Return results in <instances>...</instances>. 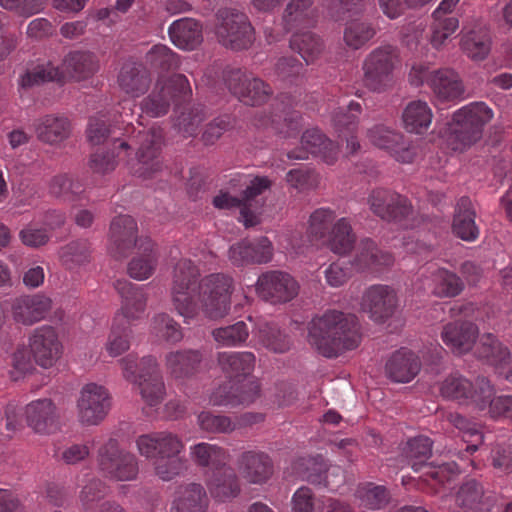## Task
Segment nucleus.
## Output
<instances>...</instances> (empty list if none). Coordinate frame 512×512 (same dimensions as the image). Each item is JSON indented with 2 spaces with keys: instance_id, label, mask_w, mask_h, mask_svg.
Wrapping results in <instances>:
<instances>
[{
  "instance_id": "nucleus-1",
  "label": "nucleus",
  "mask_w": 512,
  "mask_h": 512,
  "mask_svg": "<svg viewBox=\"0 0 512 512\" xmlns=\"http://www.w3.org/2000/svg\"><path fill=\"white\" fill-rule=\"evenodd\" d=\"M232 279L215 273L200 279L199 268L189 259L179 260L173 270L171 301L176 312L189 324L200 313L219 319L230 309Z\"/></svg>"
},
{
  "instance_id": "nucleus-2",
  "label": "nucleus",
  "mask_w": 512,
  "mask_h": 512,
  "mask_svg": "<svg viewBox=\"0 0 512 512\" xmlns=\"http://www.w3.org/2000/svg\"><path fill=\"white\" fill-rule=\"evenodd\" d=\"M163 132L160 128L142 130L131 138V144L118 139L113 143V150H97L91 154L89 168L96 174H107L117 166V159L121 154L126 155L131 145H138L136 158L137 164L134 173L139 177L148 179L160 172L163 167L161 148L163 143Z\"/></svg>"
},
{
  "instance_id": "nucleus-3",
  "label": "nucleus",
  "mask_w": 512,
  "mask_h": 512,
  "mask_svg": "<svg viewBox=\"0 0 512 512\" xmlns=\"http://www.w3.org/2000/svg\"><path fill=\"white\" fill-rule=\"evenodd\" d=\"M308 341L326 358H336L356 349L361 342L358 318L351 313L328 309L310 321Z\"/></svg>"
},
{
  "instance_id": "nucleus-4",
  "label": "nucleus",
  "mask_w": 512,
  "mask_h": 512,
  "mask_svg": "<svg viewBox=\"0 0 512 512\" xmlns=\"http://www.w3.org/2000/svg\"><path fill=\"white\" fill-rule=\"evenodd\" d=\"M133 248H137V252L128 264V274L135 280H146L153 275L158 264L155 243L148 237L137 238V223L133 217L116 216L110 225L111 255L117 259L124 258Z\"/></svg>"
},
{
  "instance_id": "nucleus-5",
  "label": "nucleus",
  "mask_w": 512,
  "mask_h": 512,
  "mask_svg": "<svg viewBox=\"0 0 512 512\" xmlns=\"http://www.w3.org/2000/svg\"><path fill=\"white\" fill-rule=\"evenodd\" d=\"M141 456L152 461L155 474L163 481H170L186 470L182 455L185 444L182 438L170 431L143 434L136 439Z\"/></svg>"
},
{
  "instance_id": "nucleus-6",
  "label": "nucleus",
  "mask_w": 512,
  "mask_h": 512,
  "mask_svg": "<svg viewBox=\"0 0 512 512\" xmlns=\"http://www.w3.org/2000/svg\"><path fill=\"white\" fill-rule=\"evenodd\" d=\"M431 452V439L422 435L409 439L402 449V455L407 464L415 472H421L417 487L423 490L429 489L432 493L437 494L441 488L455 479L460 468L454 461L441 464L427 463L426 460L430 457Z\"/></svg>"
},
{
  "instance_id": "nucleus-7",
  "label": "nucleus",
  "mask_w": 512,
  "mask_h": 512,
  "mask_svg": "<svg viewBox=\"0 0 512 512\" xmlns=\"http://www.w3.org/2000/svg\"><path fill=\"white\" fill-rule=\"evenodd\" d=\"M324 5L335 20L350 18L343 30V41L348 48L361 49L376 36L378 29L371 20L355 17L373 5V0H325Z\"/></svg>"
},
{
  "instance_id": "nucleus-8",
  "label": "nucleus",
  "mask_w": 512,
  "mask_h": 512,
  "mask_svg": "<svg viewBox=\"0 0 512 512\" xmlns=\"http://www.w3.org/2000/svg\"><path fill=\"white\" fill-rule=\"evenodd\" d=\"M123 377L140 388L144 402L157 407L165 395V385L156 357L148 355L138 360L130 353L119 360Z\"/></svg>"
},
{
  "instance_id": "nucleus-9",
  "label": "nucleus",
  "mask_w": 512,
  "mask_h": 512,
  "mask_svg": "<svg viewBox=\"0 0 512 512\" xmlns=\"http://www.w3.org/2000/svg\"><path fill=\"white\" fill-rule=\"evenodd\" d=\"M96 71L97 62L92 53L73 51L66 55L61 69L51 62L37 65L21 77L19 84L26 89L48 81H61L66 76L79 81L90 77Z\"/></svg>"
},
{
  "instance_id": "nucleus-10",
  "label": "nucleus",
  "mask_w": 512,
  "mask_h": 512,
  "mask_svg": "<svg viewBox=\"0 0 512 512\" xmlns=\"http://www.w3.org/2000/svg\"><path fill=\"white\" fill-rule=\"evenodd\" d=\"M493 115L492 109L484 102H472L454 112L453 128L448 137L450 148L462 152L476 143Z\"/></svg>"
},
{
  "instance_id": "nucleus-11",
  "label": "nucleus",
  "mask_w": 512,
  "mask_h": 512,
  "mask_svg": "<svg viewBox=\"0 0 512 512\" xmlns=\"http://www.w3.org/2000/svg\"><path fill=\"white\" fill-rule=\"evenodd\" d=\"M192 94L187 77L174 74L168 79L159 77L152 92L141 101L140 107L146 115L157 118L168 113L171 104L179 105Z\"/></svg>"
},
{
  "instance_id": "nucleus-12",
  "label": "nucleus",
  "mask_w": 512,
  "mask_h": 512,
  "mask_svg": "<svg viewBox=\"0 0 512 512\" xmlns=\"http://www.w3.org/2000/svg\"><path fill=\"white\" fill-rule=\"evenodd\" d=\"M96 462L100 473L113 481H133L139 473L138 458L115 438H109L98 448Z\"/></svg>"
},
{
  "instance_id": "nucleus-13",
  "label": "nucleus",
  "mask_w": 512,
  "mask_h": 512,
  "mask_svg": "<svg viewBox=\"0 0 512 512\" xmlns=\"http://www.w3.org/2000/svg\"><path fill=\"white\" fill-rule=\"evenodd\" d=\"M441 395L460 404H472L479 411L487 408L488 398L494 395V388L485 377H477L471 382L464 376L455 373L444 379L440 386Z\"/></svg>"
},
{
  "instance_id": "nucleus-14",
  "label": "nucleus",
  "mask_w": 512,
  "mask_h": 512,
  "mask_svg": "<svg viewBox=\"0 0 512 512\" xmlns=\"http://www.w3.org/2000/svg\"><path fill=\"white\" fill-rule=\"evenodd\" d=\"M216 35L219 42L232 50L248 49L255 40L248 16L235 8L218 10Z\"/></svg>"
},
{
  "instance_id": "nucleus-15",
  "label": "nucleus",
  "mask_w": 512,
  "mask_h": 512,
  "mask_svg": "<svg viewBox=\"0 0 512 512\" xmlns=\"http://www.w3.org/2000/svg\"><path fill=\"white\" fill-rule=\"evenodd\" d=\"M399 63L396 47L382 45L373 49L364 59V84L372 91H384L392 82L393 71Z\"/></svg>"
},
{
  "instance_id": "nucleus-16",
  "label": "nucleus",
  "mask_w": 512,
  "mask_h": 512,
  "mask_svg": "<svg viewBox=\"0 0 512 512\" xmlns=\"http://www.w3.org/2000/svg\"><path fill=\"white\" fill-rule=\"evenodd\" d=\"M370 210L383 220L394 222L401 227L413 228V209L406 197L388 190L375 189L368 197Z\"/></svg>"
},
{
  "instance_id": "nucleus-17",
  "label": "nucleus",
  "mask_w": 512,
  "mask_h": 512,
  "mask_svg": "<svg viewBox=\"0 0 512 512\" xmlns=\"http://www.w3.org/2000/svg\"><path fill=\"white\" fill-rule=\"evenodd\" d=\"M76 408L78 421L82 425H98L111 409V395L105 386L87 383L79 392Z\"/></svg>"
},
{
  "instance_id": "nucleus-18",
  "label": "nucleus",
  "mask_w": 512,
  "mask_h": 512,
  "mask_svg": "<svg viewBox=\"0 0 512 512\" xmlns=\"http://www.w3.org/2000/svg\"><path fill=\"white\" fill-rule=\"evenodd\" d=\"M224 79L229 91L247 105H260L272 94L268 84L246 70L229 69L225 71Z\"/></svg>"
},
{
  "instance_id": "nucleus-19",
  "label": "nucleus",
  "mask_w": 512,
  "mask_h": 512,
  "mask_svg": "<svg viewBox=\"0 0 512 512\" xmlns=\"http://www.w3.org/2000/svg\"><path fill=\"white\" fill-rule=\"evenodd\" d=\"M256 292L272 304L287 303L298 295L299 284L289 273L273 270L258 277Z\"/></svg>"
},
{
  "instance_id": "nucleus-20",
  "label": "nucleus",
  "mask_w": 512,
  "mask_h": 512,
  "mask_svg": "<svg viewBox=\"0 0 512 512\" xmlns=\"http://www.w3.org/2000/svg\"><path fill=\"white\" fill-rule=\"evenodd\" d=\"M114 288L121 299L120 308L115 314L118 321L131 325L142 319L148 302V294L144 286L131 283L126 279H118L114 282Z\"/></svg>"
},
{
  "instance_id": "nucleus-21",
  "label": "nucleus",
  "mask_w": 512,
  "mask_h": 512,
  "mask_svg": "<svg viewBox=\"0 0 512 512\" xmlns=\"http://www.w3.org/2000/svg\"><path fill=\"white\" fill-rule=\"evenodd\" d=\"M294 96L281 93L276 98V110L270 116L259 120L261 126H271L277 133L285 138L295 137L302 127V117L299 112L293 110L297 105Z\"/></svg>"
},
{
  "instance_id": "nucleus-22",
  "label": "nucleus",
  "mask_w": 512,
  "mask_h": 512,
  "mask_svg": "<svg viewBox=\"0 0 512 512\" xmlns=\"http://www.w3.org/2000/svg\"><path fill=\"white\" fill-rule=\"evenodd\" d=\"M367 138L374 146L387 150L399 162L411 163L416 156V147L388 126H373L368 130Z\"/></svg>"
},
{
  "instance_id": "nucleus-23",
  "label": "nucleus",
  "mask_w": 512,
  "mask_h": 512,
  "mask_svg": "<svg viewBox=\"0 0 512 512\" xmlns=\"http://www.w3.org/2000/svg\"><path fill=\"white\" fill-rule=\"evenodd\" d=\"M397 306V294L395 290L388 285H371L363 293L361 307L375 322L383 323L391 318Z\"/></svg>"
},
{
  "instance_id": "nucleus-24",
  "label": "nucleus",
  "mask_w": 512,
  "mask_h": 512,
  "mask_svg": "<svg viewBox=\"0 0 512 512\" xmlns=\"http://www.w3.org/2000/svg\"><path fill=\"white\" fill-rule=\"evenodd\" d=\"M301 148L288 152L287 157L294 160H305L309 154L320 157L325 163L332 165L336 162L339 148L328 139L319 129L306 130L301 138Z\"/></svg>"
},
{
  "instance_id": "nucleus-25",
  "label": "nucleus",
  "mask_w": 512,
  "mask_h": 512,
  "mask_svg": "<svg viewBox=\"0 0 512 512\" xmlns=\"http://www.w3.org/2000/svg\"><path fill=\"white\" fill-rule=\"evenodd\" d=\"M29 346L35 362L43 368L52 367L60 358L62 346L51 326L35 329L29 338Z\"/></svg>"
},
{
  "instance_id": "nucleus-26",
  "label": "nucleus",
  "mask_w": 512,
  "mask_h": 512,
  "mask_svg": "<svg viewBox=\"0 0 512 512\" xmlns=\"http://www.w3.org/2000/svg\"><path fill=\"white\" fill-rule=\"evenodd\" d=\"M273 246L267 237L243 239L230 246L228 258L235 266L264 264L271 261Z\"/></svg>"
},
{
  "instance_id": "nucleus-27",
  "label": "nucleus",
  "mask_w": 512,
  "mask_h": 512,
  "mask_svg": "<svg viewBox=\"0 0 512 512\" xmlns=\"http://www.w3.org/2000/svg\"><path fill=\"white\" fill-rule=\"evenodd\" d=\"M237 467L241 476L254 485L266 483L274 473L271 456L258 449L242 452L238 457Z\"/></svg>"
},
{
  "instance_id": "nucleus-28",
  "label": "nucleus",
  "mask_w": 512,
  "mask_h": 512,
  "mask_svg": "<svg viewBox=\"0 0 512 512\" xmlns=\"http://www.w3.org/2000/svg\"><path fill=\"white\" fill-rule=\"evenodd\" d=\"M428 86L439 103H456L464 99L463 81L453 69L442 68L432 71Z\"/></svg>"
},
{
  "instance_id": "nucleus-29",
  "label": "nucleus",
  "mask_w": 512,
  "mask_h": 512,
  "mask_svg": "<svg viewBox=\"0 0 512 512\" xmlns=\"http://www.w3.org/2000/svg\"><path fill=\"white\" fill-rule=\"evenodd\" d=\"M260 387L255 381L245 384L233 383L231 380L218 388L210 395V403L213 406L236 407L238 405H249L259 395Z\"/></svg>"
},
{
  "instance_id": "nucleus-30",
  "label": "nucleus",
  "mask_w": 512,
  "mask_h": 512,
  "mask_svg": "<svg viewBox=\"0 0 512 512\" xmlns=\"http://www.w3.org/2000/svg\"><path fill=\"white\" fill-rule=\"evenodd\" d=\"M51 309L52 300L41 293L20 296L11 305L13 319L26 326L45 319Z\"/></svg>"
},
{
  "instance_id": "nucleus-31",
  "label": "nucleus",
  "mask_w": 512,
  "mask_h": 512,
  "mask_svg": "<svg viewBox=\"0 0 512 512\" xmlns=\"http://www.w3.org/2000/svg\"><path fill=\"white\" fill-rule=\"evenodd\" d=\"M479 358L495 366L501 375L512 384V354L507 346H504L491 333L481 336L476 350Z\"/></svg>"
},
{
  "instance_id": "nucleus-32",
  "label": "nucleus",
  "mask_w": 512,
  "mask_h": 512,
  "mask_svg": "<svg viewBox=\"0 0 512 512\" xmlns=\"http://www.w3.org/2000/svg\"><path fill=\"white\" fill-rule=\"evenodd\" d=\"M420 357L412 350L402 347L392 353L385 364V374L393 382L408 383L420 372Z\"/></svg>"
},
{
  "instance_id": "nucleus-33",
  "label": "nucleus",
  "mask_w": 512,
  "mask_h": 512,
  "mask_svg": "<svg viewBox=\"0 0 512 512\" xmlns=\"http://www.w3.org/2000/svg\"><path fill=\"white\" fill-rule=\"evenodd\" d=\"M478 327L471 321H454L444 325L441 339L454 354L469 352L478 336Z\"/></svg>"
},
{
  "instance_id": "nucleus-34",
  "label": "nucleus",
  "mask_w": 512,
  "mask_h": 512,
  "mask_svg": "<svg viewBox=\"0 0 512 512\" xmlns=\"http://www.w3.org/2000/svg\"><path fill=\"white\" fill-rule=\"evenodd\" d=\"M119 90L130 98L144 95L150 88L151 77L149 71L137 62H126L117 75Z\"/></svg>"
},
{
  "instance_id": "nucleus-35",
  "label": "nucleus",
  "mask_w": 512,
  "mask_h": 512,
  "mask_svg": "<svg viewBox=\"0 0 512 512\" xmlns=\"http://www.w3.org/2000/svg\"><path fill=\"white\" fill-rule=\"evenodd\" d=\"M202 359V352L198 349L172 350L165 354L164 365L172 378L186 379L199 371Z\"/></svg>"
},
{
  "instance_id": "nucleus-36",
  "label": "nucleus",
  "mask_w": 512,
  "mask_h": 512,
  "mask_svg": "<svg viewBox=\"0 0 512 512\" xmlns=\"http://www.w3.org/2000/svg\"><path fill=\"white\" fill-rule=\"evenodd\" d=\"M209 497L200 483L181 485L175 492L169 512H207Z\"/></svg>"
},
{
  "instance_id": "nucleus-37",
  "label": "nucleus",
  "mask_w": 512,
  "mask_h": 512,
  "mask_svg": "<svg viewBox=\"0 0 512 512\" xmlns=\"http://www.w3.org/2000/svg\"><path fill=\"white\" fill-rule=\"evenodd\" d=\"M361 113V105L358 102L351 101L347 109H339L332 116L333 126L338 132L339 137L346 140V149L350 154L356 153L360 149L355 133L358 128V116Z\"/></svg>"
},
{
  "instance_id": "nucleus-38",
  "label": "nucleus",
  "mask_w": 512,
  "mask_h": 512,
  "mask_svg": "<svg viewBox=\"0 0 512 512\" xmlns=\"http://www.w3.org/2000/svg\"><path fill=\"white\" fill-rule=\"evenodd\" d=\"M255 362V355L249 351H225L217 354V364L221 371L231 381L237 380L238 384H241V379H245L253 372Z\"/></svg>"
},
{
  "instance_id": "nucleus-39",
  "label": "nucleus",
  "mask_w": 512,
  "mask_h": 512,
  "mask_svg": "<svg viewBox=\"0 0 512 512\" xmlns=\"http://www.w3.org/2000/svg\"><path fill=\"white\" fill-rule=\"evenodd\" d=\"M206 485L210 495L219 502L236 498L241 491L240 480L229 466L211 473L206 479Z\"/></svg>"
},
{
  "instance_id": "nucleus-40",
  "label": "nucleus",
  "mask_w": 512,
  "mask_h": 512,
  "mask_svg": "<svg viewBox=\"0 0 512 512\" xmlns=\"http://www.w3.org/2000/svg\"><path fill=\"white\" fill-rule=\"evenodd\" d=\"M26 421L36 433L48 434L56 427V407L50 399L32 401L25 408Z\"/></svg>"
},
{
  "instance_id": "nucleus-41",
  "label": "nucleus",
  "mask_w": 512,
  "mask_h": 512,
  "mask_svg": "<svg viewBox=\"0 0 512 512\" xmlns=\"http://www.w3.org/2000/svg\"><path fill=\"white\" fill-rule=\"evenodd\" d=\"M456 504L462 512H489L492 500L484 493L481 483L474 479L464 482L457 494Z\"/></svg>"
},
{
  "instance_id": "nucleus-42",
  "label": "nucleus",
  "mask_w": 512,
  "mask_h": 512,
  "mask_svg": "<svg viewBox=\"0 0 512 512\" xmlns=\"http://www.w3.org/2000/svg\"><path fill=\"white\" fill-rule=\"evenodd\" d=\"M37 138L47 144H58L71 133V123L64 116L45 115L34 123Z\"/></svg>"
},
{
  "instance_id": "nucleus-43",
  "label": "nucleus",
  "mask_w": 512,
  "mask_h": 512,
  "mask_svg": "<svg viewBox=\"0 0 512 512\" xmlns=\"http://www.w3.org/2000/svg\"><path fill=\"white\" fill-rule=\"evenodd\" d=\"M190 456L197 466L208 468L211 473L225 468L229 461V453L226 449L207 442L191 446Z\"/></svg>"
},
{
  "instance_id": "nucleus-44",
  "label": "nucleus",
  "mask_w": 512,
  "mask_h": 512,
  "mask_svg": "<svg viewBox=\"0 0 512 512\" xmlns=\"http://www.w3.org/2000/svg\"><path fill=\"white\" fill-rule=\"evenodd\" d=\"M394 258L388 252L379 250L371 239H363L357 246L356 255L351 265L358 270L375 269L387 267L393 264Z\"/></svg>"
},
{
  "instance_id": "nucleus-45",
  "label": "nucleus",
  "mask_w": 512,
  "mask_h": 512,
  "mask_svg": "<svg viewBox=\"0 0 512 512\" xmlns=\"http://www.w3.org/2000/svg\"><path fill=\"white\" fill-rule=\"evenodd\" d=\"M168 33L173 44L181 49L192 50L202 42V26L192 18L174 21Z\"/></svg>"
},
{
  "instance_id": "nucleus-46",
  "label": "nucleus",
  "mask_w": 512,
  "mask_h": 512,
  "mask_svg": "<svg viewBox=\"0 0 512 512\" xmlns=\"http://www.w3.org/2000/svg\"><path fill=\"white\" fill-rule=\"evenodd\" d=\"M356 243V234L353 231L351 222L348 218L338 219L330 233L324 239L322 244L334 254L344 256L352 251Z\"/></svg>"
},
{
  "instance_id": "nucleus-47",
  "label": "nucleus",
  "mask_w": 512,
  "mask_h": 512,
  "mask_svg": "<svg viewBox=\"0 0 512 512\" xmlns=\"http://www.w3.org/2000/svg\"><path fill=\"white\" fill-rule=\"evenodd\" d=\"M475 211L471 200L462 197L457 203V209L453 220L454 234L464 241L472 242L479 237V228L475 223Z\"/></svg>"
},
{
  "instance_id": "nucleus-48",
  "label": "nucleus",
  "mask_w": 512,
  "mask_h": 512,
  "mask_svg": "<svg viewBox=\"0 0 512 512\" xmlns=\"http://www.w3.org/2000/svg\"><path fill=\"white\" fill-rule=\"evenodd\" d=\"M402 119L408 132L424 134L432 123L433 113L427 102L414 100L405 107Z\"/></svg>"
},
{
  "instance_id": "nucleus-49",
  "label": "nucleus",
  "mask_w": 512,
  "mask_h": 512,
  "mask_svg": "<svg viewBox=\"0 0 512 512\" xmlns=\"http://www.w3.org/2000/svg\"><path fill=\"white\" fill-rule=\"evenodd\" d=\"M491 43L490 33L483 27L465 31L461 37L462 51L474 61H482L488 56Z\"/></svg>"
},
{
  "instance_id": "nucleus-50",
  "label": "nucleus",
  "mask_w": 512,
  "mask_h": 512,
  "mask_svg": "<svg viewBox=\"0 0 512 512\" xmlns=\"http://www.w3.org/2000/svg\"><path fill=\"white\" fill-rule=\"evenodd\" d=\"M290 48L297 52L307 65L314 63L325 49L323 39L314 32H297L290 39Z\"/></svg>"
},
{
  "instance_id": "nucleus-51",
  "label": "nucleus",
  "mask_w": 512,
  "mask_h": 512,
  "mask_svg": "<svg viewBox=\"0 0 512 512\" xmlns=\"http://www.w3.org/2000/svg\"><path fill=\"white\" fill-rule=\"evenodd\" d=\"M447 421L462 433L463 441L469 443L464 451H458L460 459H464L468 454L472 455L478 449V445L482 443L483 436L480 432L478 424L471 422L459 413H449Z\"/></svg>"
},
{
  "instance_id": "nucleus-52",
  "label": "nucleus",
  "mask_w": 512,
  "mask_h": 512,
  "mask_svg": "<svg viewBox=\"0 0 512 512\" xmlns=\"http://www.w3.org/2000/svg\"><path fill=\"white\" fill-rule=\"evenodd\" d=\"M150 333L157 339L173 345L181 342L184 337L180 324L167 313H157L152 317Z\"/></svg>"
},
{
  "instance_id": "nucleus-53",
  "label": "nucleus",
  "mask_w": 512,
  "mask_h": 512,
  "mask_svg": "<svg viewBox=\"0 0 512 512\" xmlns=\"http://www.w3.org/2000/svg\"><path fill=\"white\" fill-rule=\"evenodd\" d=\"M314 0H290L284 11L283 20L288 31L312 25L314 11L312 9Z\"/></svg>"
},
{
  "instance_id": "nucleus-54",
  "label": "nucleus",
  "mask_w": 512,
  "mask_h": 512,
  "mask_svg": "<svg viewBox=\"0 0 512 512\" xmlns=\"http://www.w3.org/2000/svg\"><path fill=\"white\" fill-rule=\"evenodd\" d=\"M432 293L437 297H456L464 289L461 278L445 268H438L432 273Z\"/></svg>"
},
{
  "instance_id": "nucleus-55",
  "label": "nucleus",
  "mask_w": 512,
  "mask_h": 512,
  "mask_svg": "<svg viewBox=\"0 0 512 512\" xmlns=\"http://www.w3.org/2000/svg\"><path fill=\"white\" fill-rule=\"evenodd\" d=\"M131 339L132 329L130 325L119 322L118 317H114L105 343V350L109 356L118 357L129 350Z\"/></svg>"
},
{
  "instance_id": "nucleus-56",
  "label": "nucleus",
  "mask_w": 512,
  "mask_h": 512,
  "mask_svg": "<svg viewBox=\"0 0 512 512\" xmlns=\"http://www.w3.org/2000/svg\"><path fill=\"white\" fill-rule=\"evenodd\" d=\"M327 464L321 456L302 457L292 464L293 473L311 484L319 485L323 482Z\"/></svg>"
},
{
  "instance_id": "nucleus-57",
  "label": "nucleus",
  "mask_w": 512,
  "mask_h": 512,
  "mask_svg": "<svg viewBox=\"0 0 512 512\" xmlns=\"http://www.w3.org/2000/svg\"><path fill=\"white\" fill-rule=\"evenodd\" d=\"M84 191L83 184L69 177L67 174L54 176L49 185L51 195L68 202L81 200Z\"/></svg>"
},
{
  "instance_id": "nucleus-58",
  "label": "nucleus",
  "mask_w": 512,
  "mask_h": 512,
  "mask_svg": "<svg viewBox=\"0 0 512 512\" xmlns=\"http://www.w3.org/2000/svg\"><path fill=\"white\" fill-rule=\"evenodd\" d=\"M433 22L431 24V44L434 48L439 49L445 42L457 31L459 20L455 16L447 13L436 14V10L432 13Z\"/></svg>"
},
{
  "instance_id": "nucleus-59",
  "label": "nucleus",
  "mask_w": 512,
  "mask_h": 512,
  "mask_svg": "<svg viewBox=\"0 0 512 512\" xmlns=\"http://www.w3.org/2000/svg\"><path fill=\"white\" fill-rule=\"evenodd\" d=\"M356 498L361 507L369 510H378L388 503L390 494L382 485L365 483L357 488Z\"/></svg>"
},
{
  "instance_id": "nucleus-60",
  "label": "nucleus",
  "mask_w": 512,
  "mask_h": 512,
  "mask_svg": "<svg viewBox=\"0 0 512 512\" xmlns=\"http://www.w3.org/2000/svg\"><path fill=\"white\" fill-rule=\"evenodd\" d=\"M213 339L224 347L243 345L249 337V328L244 321L216 328L212 331Z\"/></svg>"
},
{
  "instance_id": "nucleus-61",
  "label": "nucleus",
  "mask_w": 512,
  "mask_h": 512,
  "mask_svg": "<svg viewBox=\"0 0 512 512\" xmlns=\"http://www.w3.org/2000/svg\"><path fill=\"white\" fill-rule=\"evenodd\" d=\"M272 182L264 176H257L251 180L250 184L243 192V208H242V217L244 218V225L246 227H250L256 224V216L250 210L251 201L254 200L257 196L263 194L265 191L269 190Z\"/></svg>"
},
{
  "instance_id": "nucleus-62",
  "label": "nucleus",
  "mask_w": 512,
  "mask_h": 512,
  "mask_svg": "<svg viewBox=\"0 0 512 512\" xmlns=\"http://www.w3.org/2000/svg\"><path fill=\"white\" fill-rule=\"evenodd\" d=\"M336 215L330 208H318L309 218L308 235L312 240L323 242L330 233Z\"/></svg>"
},
{
  "instance_id": "nucleus-63",
  "label": "nucleus",
  "mask_w": 512,
  "mask_h": 512,
  "mask_svg": "<svg viewBox=\"0 0 512 512\" xmlns=\"http://www.w3.org/2000/svg\"><path fill=\"white\" fill-rule=\"evenodd\" d=\"M146 62L160 72L176 70L180 67L178 55L166 45H155L146 54Z\"/></svg>"
},
{
  "instance_id": "nucleus-64",
  "label": "nucleus",
  "mask_w": 512,
  "mask_h": 512,
  "mask_svg": "<svg viewBox=\"0 0 512 512\" xmlns=\"http://www.w3.org/2000/svg\"><path fill=\"white\" fill-rule=\"evenodd\" d=\"M60 259L69 270H74L90 261V247L87 241H72L61 248Z\"/></svg>"
}]
</instances>
